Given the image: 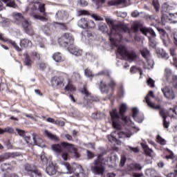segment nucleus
Wrapping results in <instances>:
<instances>
[{
	"label": "nucleus",
	"mask_w": 177,
	"mask_h": 177,
	"mask_svg": "<svg viewBox=\"0 0 177 177\" xmlns=\"http://www.w3.org/2000/svg\"><path fill=\"white\" fill-rule=\"evenodd\" d=\"M105 20L111 28V32L109 33V36L111 44L113 45V46H118L117 42H120V40H118V39H116V40L114 39L113 37V34H116L118 35L120 39H121V38H122L121 33L128 32V31H129V28L127 26V25L124 24H116L115 22H114V21L111 18H106Z\"/></svg>",
	"instance_id": "nucleus-1"
},
{
	"label": "nucleus",
	"mask_w": 177,
	"mask_h": 177,
	"mask_svg": "<svg viewBox=\"0 0 177 177\" xmlns=\"http://www.w3.org/2000/svg\"><path fill=\"white\" fill-rule=\"evenodd\" d=\"M109 162V157H104L103 155H99L97 158L94 160L93 166L91 167V171L94 175L104 176L106 172V165Z\"/></svg>",
	"instance_id": "nucleus-2"
},
{
	"label": "nucleus",
	"mask_w": 177,
	"mask_h": 177,
	"mask_svg": "<svg viewBox=\"0 0 177 177\" xmlns=\"http://www.w3.org/2000/svg\"><path fill=\"white\" fill-rule=\"evenodd\" d=\"M62 174H75L73 177H86V175L83 172L84 169L82 166L80 165H73L71 166L68 162H62Z\"/></svg>",
	"instance_id": "nucleus-3"
},
{
	"label": "nucleus",
	"mask_w": 177,
	"mask_h": 177,
	"mask_svg": "<svg viewBox=\"0 0 177 177\" xmlns=\"http://www.w3.org/2000/svg\"><path fill=\"white\" fill-rule=\"evenodd\" d=\"M81 93L84 95L82 102L84 107H92V102H99V98L92 95L86 86H84L81 91Z\"/></svg>",
	"instance_id": "nucleus-4"
},
{
	"label": "nucleus",
	"mask_w": 177,
	"mask_h": 177,
	"mask_svg": "<svg viewBox=\"0 0 177 177\" xmlns=\"http://www.w3.org/2000/svg\"><path fill=\"white\" fill-rule=\"evenodd\" d=\"M132 136V132L129 131H113L111 135L108 136V139L109 142H120L118 140L119 139H125V138H131Z\"/></svg>",
	"instance_id": "nucleus-5"
},
{
	"label": "nucleus",
	"mask_w": 177,
	"mask_h": 177,
	"mask_svg": "<svg viewBox=\"0 0 177 177\" xmlns=\"http://www.w3.org/2000/svg\"><path fill=\"white\" fill-rule=\"evenodd\" d=\"M131 30L133 31V32H138V31L140 30V31L146 36H147L149 34L153 37L157 36L156 32H154L153 29L142 26V24L140 22H134L131 26Z\"/></svg>",
	"instance_id": "nucleus-6"
},
{
	"label": "nucleus",
	"mask_w": 177,
	"mask_h": 177,
	"mask_svg": "<svg viewBox=\"0 0 177 177\" xmlns=\"http://www.w3.org/2000/svg\"><path fill=\"white\" fill-rule=\"evenodd\" d=\"M118 53H119L120 56H126L129 62H136V59H138L136 53L134 50H127L125 46L120 45L118 46Z\"/></svg>",
	"instance_id": "nucleus-7"
},
{
	"label": "nucleus",
	"mask_w": 177,
	"mask_h": 177,
	"mask_svg": "<svg viewBox=\"0 0 177 177\" xmlns=\"http://www.w3.org/2000/svg\"><path fill=\"white\" fill-rule=\"evenodd\" d=\"M100 91L102 93H109V92L110 91V88H109V86H110L111 89H112V91L114 90V88H115V82L114 81V80H113L112 78L109 79V82L107 85V82H106V80H102L100 82Z\"/></svg>",
	"instance_id": "nucleus-8"
},
{
	"label": "nucleus",
	"mask_w": 177,
	"mask_h": 177,
	"mask_svg": "<svg viewBox=\"0 0 177 177\" xmlns=\"http://www.w3.org/2000/svg\"><path fill=\"white\" fill-rule=\"evenodd\" d=\"M24 169L26 174L30 177H43L41 171L37 169V166L34 164L26 163L24 165Z\"/></svg>",
	"instance_id": "nucleus-9"
},
{
	"label": "nucleus",
	"mask_w": 177,
	"mask_h": 177,
	"mask_svg": "<svg viewBox=\"0 0 177 177\" xmlns=\"http://www.w3.org/2000/svg\"><path fill=\"white\" fill-rule=\"evenodd\" d=\"M58 42L61 46L67 48L74 44V37L68 33H65L58 39Z\"/></svg>",
	"instance_id": "nucleus-10"
},
{
	"label": "nucleus",
	"mask_w": 177,
	"mask_h": 177,
	"mask_svg": "<svg viewBox=\"0 0 177 177\" xmlns=\"http://www.w3.org/2000/svg\"><path fill=\"white\" fill-rule=\"evenodd\" d=\"M32 140H31V138L30 136H26L25 138V140L26 143L29 145H34L35 146H39V147H44V140L41 138H37L35 136V133L32 134Z\"/></svg>",
	"instance_id": "nucleus-11"
},
{
	"label": "nucleus",
	"mask_w": 177,
	"mask_h": 177,
	"mask_svg": "<svg viewBox=\"0 0 177 177\" xmlns=\"http://www.w3.org/2000/svg\"><path fill=\"white\" fill-rule=\"evenodd\" d=\"M61 146L63 149H66L69 153H72L75 158H80V153L77 151V148L75 147L74 145L69 144L66 142H61Z\"/></svg>",
	"instance_id": "nucleus-12"
},
{
	"label": "nucleus",
	"mask_w": 177,
	"mask_h": 177,
	"mask_svg": "<svg viewBox=\"0 0 177 177\" xmlns=\"http://www.w3.org/2000/svg\"><path fill=\"white\" fill-rule=\"evenodd\" d=\"M110 115L111 117L113 128L115 129H118V130L121 129V124H120V123H118V122H117L120 120V115H118V111H117V109H113V112L110 113Z\"/></svg>",
	"instance_id": "nucleus-13"
},
{
	"label": "nucleus",
	"mask_w": 177,
	"mask_h": 177,
	"mask_svg": "<svg viewBox=\"0 0 177 177\" xmlns=\"http://www.w3.org/2000/svg\"><path fill=\"white\" fill-rule=\"evenodd\" d=\"M20 26L23 27L26 34L28 35H34V29H32V26H31V21H28V19L25 18Z\"/></svg>",
	"instance_id": "nucleus-14"
},
{
	"label": "nucleus",
	"mask_w": 177,
	"mask_h": 177,
	"mask_svg": "<svg viewBox=\"0 0 177 177\" xmlns=\"http://www.w3.org/2000/svg\"><path fill=\"white\" fill-rule=\"evenodd\" d=\"M149 96H151V97H154V93L150 91L147 94V95L145 97V102L147 106L151 109H153L154 110H159V109H161V106L160 105L156 106V104L150 100Z\"/></svg>",
	"instance_id": "nucleus-15"
},
{
	"label": "nucleus",
	"mask_w": 177,
	"mask_h": 177,
	"mask_svg": "<svg viewBox=\"0 0 177 177\" xmlns=\"http://www.w3.org/2000/svg\"><path fill=\"white\" fill-rule=\"evenodd\" d=\"M51 86L53 88H57V89H62V88L64 87V83L63 82V80H62L60 78L57 77H54L51 81Z\"/></svg>",
	"instance_id": "nucleus-16"
},
{
	"label": "nucleus",
	"mask_w": 177,
	"mask_h": 177,
	"mask_svg": "<svg viewBox=\"0 0 177 177\" xmlns=\"http://www.w3.org/2000/svg\"><path fill=\"white\" fill-rule=\"evenodd\" d=\"M12 17L14 23H15V24H17V26H20L24 20L26 19L24 18V17H23V14L20 12H13Z\"/></svg>",
	"instance_id": "nucleus-17"
},
{
	"label": "nucleus",
	"mask_w": 177,
	"mask_h": 177,
	"mask_svg": "<svg viewBox=\"0 0 177 177\" xmlns=\"http://www.w3.org/2000/svg\"><path fill=\"white\" fill-rule=\"evenodd\" d=\"M68 50L72 55H75V56H81L82 55V50L78 48L74 44L68 47Z\"/></svg>",
	"instance_id": "nucleus-18"
},
{
	"label": "nucleus",
	"mask_w": 177,
	"mask_h": 177,
	"mask_svg": "<svg viewBox=\"0 0 177 177\" xmlns=\"http://www.w3.org/2000/svg\"><path fill=\"white\" fill-rule=\"evenodd\" d=\"M68 17V13L65 10H59L55 14V19L58 21H62V20H67Z\"/></svg>",
	"instance_id": "nucleus-19"
},
{
	"label": "nucleus",
	"mask_w": 177,
	"mask_h": 177,
	"mask_svg": "<svg viewBox=\"0 0 177 177\" xmlns=\"http://www.w3.org/2000/svg\"><path fill=\"white\" fill-rule=\"evenodd\" d=\"M133 118L135 120V121H137V122H143V120L145 119L143 114L140 115V118H139V109L137 108H133Z\"/></svg>",
	"instance_id": "nucleus-20"
},
{
	"label": "nucleus",
	"mask_w": 177,
	"mask_h": 177,
	"mask_svg": "<svg viewBox=\"0 0 177 177\" xmlns=\"http://www.w3.org/2000/svg\"><path fill=\"white\" fill-rule=\"evenodd\" d=\"M125 111H127V104H122L120 108V114L122 115V120L125 122V124H128L129 122V118L127 116H124L125 114Z\"/></svg>",
	"instance_id": "nucleus-21"
},
{
	"label": "nucleus",
	"mask_w": 177,
	"mask_h": 177,
	"mask_svg": "<svg viewBox=\"0 0 177 177\" xmlns=\"http://www.w3.org/2000/svg\"><path fill=\"white\" fill-rule=\"evenodd\" d=\"M129 0H113L108 2V5L109 6H125V5L128 3Z\"/></svg>",
	"instance_id": "nucleus-22"
},
{
	"label": "nucleus",
	"mask_w": 177,
	"mask_h": 177,
	"mask_svg": "<svg viewBox=\"0 0 177 177\" xmlns=\"http://www.w3.org/2000/svg\"><path fill=\"white\" fill-rule=\"evenodd\" d=\"M160 110V115L163 118V127L164 128H169V122L167 121V113H165V109H159Z\"/></svg>",
	"instance_id": "nucleus-23"
},
{
	"label": "nucleus",
	"mask_w": 177,
	"mask_h": 177,
	"mask_svg": "<svg viewBox=\"0 0 177 177\" xmlns=\"http://www.w3.org/2000/svg\"><path fill=\"white\" fill-rule=\"evenodd\" d=\"M162 92L164 93L165 97L167 99H175V93L171 91L168 87L162 89Z\"/></svg>",
	"instance_id": "nucleus-24"
},
{
	"label": "nucleus",
	"mask_w": 177,
	"mask_h": 177,
	"mask_svg": "<svg viewBox=\"0 0 177 177\" xmlns=\"http://www.w3.org/2000/svg\"><path fill=\"white\" fill-rule=\"evenodd\" d=\"M21 156L19 152H8L3 156V160H9V158H16V157H19Z\"/></svg>",
	"instance_id": "nucleus-25"
},
{
	"label": "nucleus",
	"mask_w": 177,
	"mask_h": 177,
	"mask_svg": "<svg viewBox=\"0 0 177 177\" xmlns=\"http://www.w3.org/2000/svg\"><path fill=\"white\" fill-rule=\"evenodd\" d=\"M165 75L167 81L171 80V77H172L173 82H175L177 80V76H174L172 74V71L168 68L165 70Z\"/></svg>",
	"instance_id": "nucleus-26"
},
{
	"label": "nucleus",
	"mask_w": 177,
	"mask_h": 177,
	"mask_svg": "<svg viewBox=\"0 0 177 177\" xmlns=\"http://www.w3.org/2000/svg\"><path fill=\"white\" fill-rule=\"evenodd\" d=\"M171 56H173V60L171 61V64L177 67V58H176V50L175 48H170Z\"/></svg>",
	"instance_id": "nucleus-27"
},
{
	"label": "nucleus",
	"mask_w": 177,
	"mask_h": 177,
	"mask_svg": "<svg viewBox=\"0 0 177 177\" xmlns=\"http://www.w3.org/2000/svg\"><path fill=\"white\" fill-rule=\"evenodd\" d=\"M46 172L48 175L56 174V167L53 165V163L50 164L46 169Z\"/></svg>",
	"instance_id": "nucleus-28"
},
{
	"label": "nucleus",
	"mask_w": 177,
	"mask_h": 177,
	"mask_svg": "<svg viewBox=\"0 0 177 177\" xmlns=\"http://www.w3.org/2000/svg\"><path fill=\"white\" fill-rule=\"evenodd\" d=\"M142 147L147 156H149V157H153L154 151H153L151 149L149 148V147L145 144H142Z\"/></svg>",
	"instance_id": "nucleus-29"
},
{
	"label": "nucleus",
	"mask_w": 177,
	"mask_h": 177,
	"mask_svg": "<svg viewBox=\"0 0 177 177\" xmlns=\"http://www.w3.org/2000/svg\"><path fill=\"white\" fill-rule=\"evenodd\" d=\"M53 59L56 63H62V62H64V57L62 56L60 53H55L53 56Z\"/></svg>",
	"instance_id": "nucleus-30"
},
{
	"label": "nucleus",
	"mask_w": 177,
	"mask_h": 177,
	"mask_svg": "<svg viewBox=\"0 0 177 177\" xmlns=\"http://www.w3.org/2000/svg\"><path fill=\"white\" fill-rule=\"evenodd\" d=\"M2 167L4 169H13V168L17 167V164L16 163V161H12L10 163L3 164Z\"/></svg>",
	"instance_id": "nucleus-31"
},
{
	"label": "nucleus",
	"mask_w": 177,
	"mask_h": 177,
	"mask_svg": "<svg viewBox=\"0 0 177 177\" xmlns=\"http://www.w3.org/2000/svg\"><path fill=\"white\" fill-rule=\"evenodd\" d=\"M44 135L48 138V139H50V140H55V142H59V138L56 136V135L52 134L49 131L45 130L44 131Z\"/></svg>",
	"instance_id": "nucleus-32"
},
{
	"label": "nucleus",
	"mask_w": 177,
	"mask_h": 177,
	"mask_svg": "<svg viewBox=\"0 0 177 177\" xmlns=\"http://www.w3.org/2000/svg\"><path fill=\"white\" fill-rule=\"evenodd\" d=\"M24 57L25 66H27L28 67H31V66L32 65V61L31 60L30 55L27 53H25L24 54Z\"/></svg>",
	"instance_id": "nucleus-33"
},
{
	"label": "nucleus",
	"mask_w": 177,
	"mask_h": 177,
	"mask_svg": "<svg viewBox=\"0 0 177 177\" xmlns=\"http://www.w3.org/2000/svg\"><path fill=\"white\" fill-rule=\"evenodd\" d=\"M20 44L21 46H23L24 48H28V46L31 48V46H32V42L28 39H21Z\"/></svg>",
	"instance_id": "nucleus-34"
},
{
	"label": "nucleus",
	"mask_w": 177,
	"mask_h": 177,
	"mask_svg": "<svg viewBox=\"0 0 177 177\" xmlns=\"http://www.w3.org/2000/svg\"><path fill=\"white\" fill-rule=\"evenodd\" d=\"M145 175L150 177H159L157 176V171L154 169H147Z\"/></svg>",
	"instance_id": "nucleus-35"
},
{
	"label": "nucleus",
	"mask_w": 177,
	"mask_h": 177,
	"mask_svg": "<svg viewBox=\"0 0 177 177\" xmlns=\"http://www.w3.org/2000/svg\"><path fill=\"white\" fill-rule=\"evenodd\" d=\"M3 2L6 3V6L8 8H13L14 9L17 8V4H16L15 0H3Z\"/></svg>",
	"instance_id": "nucleus-36"
},
{
	"label": "nucleus",
	"mask_w": 177,
	"mask_h": 177,
	"mask_svg": "<svg viewBox=\"0 0 177 177\" xmlns=\"http://www.w3.org/2000/svg\"><path fill=\"white\" fill-rule=\"evenodd\" d=\"M130 168L133 169V171H142L143 166L140 163L133 162L130 165Z\"/></svg>",
	"instance_id": "nucleus-37"
},
{
	"label": "nucleus",
	"mask_w": 177,
	"mask_h": 177,
	"mask_svg": "<svg viewBox=\"0 0 177 177\" xmlns=\"http://www.w3.org/2000/svg\"><path fill=\"white\" fill-rule=\"evenodd\" d=\"M77 25L80 28H88V21L85 18H82L78 21Z\"/></svg>",
	"instance_id": "nucleus-38"
},
{
	"label": "nucleus",
	"mask_w": 177,
	"mask_h": 177,
	"mask_svg": "<svg viewBox=\"0 0 177 177\" xmlns=\"http://www.w3.org/2000/svg\"><path fill=\"white\" fill-rule=\"evenodd\" d=\"M30 16L35 19L36 20H41V21H48V19L44 16H41L37 14H31Z\"/></svg>",
	"instance_id": "nucleus-39"
},
{
	"label": "nucleus",
	"mask_w": 177,
	"mask_h": 177,
	"mask_svg": "<svg viewBox=\"0 0 177 177\" xmlns=\"http://www.w3.org/2000/svg\"><path fill=\"white\" fill-rule=\"evenodd\" d=\"M140 53L145 59L150 57V52L148 51L147 48H142V50H140Z\"/></svg>",
	"instance_id": "nucleus-40"
},
{
	"label": "nucleus",
	"mask_w": 177,
	"mask_h": 177,
	"mask_svg": "<svg viewBox=\"0 0 177 177\" xmlns=\"http://www.w3.org/2000/svg\"><path fill=\"white\" fill-rule=\"evenodd\" d=\"M51 147L55 153H62V145L59 144L53 145Z\"/></svg>",
	"instance_id": "nucleus-41"
},
{
	"label": "nucleus",
	"mask_w": 177,
	"mask_h": 177,
	"mask_svg": "<svg viewBox=\"0 0 177 177\" xmlns=\"http://www.w3.org/2000/svg\"><path fill=\"white\" fill-rule=\"evenodd\" d=\"M126 150L130 153H139L140 151L139 147H132L131 146H126Z\"/></svg>",
	"instance_id": "nucleus-42"
},
{
	"label": "nucleus",
	"mask_w": 177,
	"mask_h": 177,
	"mask_svg": "<svg viewBox=\"0 0 177 177\" xmlns=\"http://www.w3.org/2000/svg\"><path fill=\"white\" fill-rule=\"evenodd\" d=\"M40 160L43 165H46L48 164V158H46L44 152L41 153L40 155Z\"/></svg>",
	"instance_id": "nucleus-43"
},
{
	"label": "nucleus",
	"mask_w": 177,
	"mask_h": 177,
	"mask_svg": "<svg viewBox=\"0 0 177 177\" xmlns=\"http://www.w3.org/2000/svg\"><path fill=\"white\" fill-rule=\"evenodd\" d=\"M9 44H10L17 52H21V48L17 46V43L12 39L8 40Z\"/></svg>",
	"instance_id": "nucleus-44"
},
{
	"label": "nucleus",
	"mask_w": 177,
	"mask_h": 177,
	"mask_svg": "<svg viewBox=\"0 0 177 177\" xmlns=\"http://www.w3.org/2000/svg\"><path fill=\"white\" fill-rule=\"evenodd\" d=\"M43 31L46 35H50L52 30H50V26L46 25L43 26Z\"/></svg>",
	"instance_id": "nucleus-45"
},
{
	"label": "nucleus",
	"mask_w": 177,
	"mask_h": 177,
	"mask_svg": "<svg viewBox=\"0 0 177 177\" xmlns=\"http://www.w3.org/2000/svg\"><path fill=\"white\" fill-rule=\"evenodd\" d=\"M65 91L73 92L75 91V87L71 84V82H68V84L64 88Z\"/></svg>",
	"instance_id": "nucleus-46"
},
{
	"label": "nucleus",
	"mask_w": 177,
	"mask_h": 177,
	"mask_svg": "<svg viewBox=\"0 0 177 177\" xmlns=\"http://www.w3.org/2000/svg\"><path fill=\"white\" fill-rule=\"evenodd\" d=\"M31 56L35 62H39V59H41V55H39V53L36 51L32 52Z\"/></svg>",
	"instance_id": "nucleus-47"
},
{
	"label": "nucleus",
	"mask_w": 177,
	"mask_h": 177,
	"mask_svg": "<svg viewBox=\"0 0 177 177\" xmlns=\"http://www.w3.org/2000/svg\"><path fill=\"white\" fill-rule=\"evenodd\" d=\"M80 78H81V75H80V73L77 72L73 73L71 76L72 81H75V82L80 81Z\"/></svg>",
	"instance_id": "nucleus-48"
},
{
	"label": "nucleus",
	"mask_w": 177,
	"mask_h": 177,
	"mask_svg": "<svg viewBox=\"0 0 177 177\" xmlns=\"http://www.w3.org/2000/svg\"><path fill=\"white\" fill-rule=\"evenodd\" d=\"M145 60H147V64L148 66V68H153L154 67V61L150 58H147Z\"/></svg>",
	"instance_id": "nucleus-49"
},
{
	"label": "nucleus",
	"mask_w": 177,
	"mask_h": 177,
	"mask_svg": "<svg viewBox=\"0 0 177 177\" xmlns=\"http://www.w3.org/2000/svg\"><path fill=\"white\" fill-rule=\"evenodd\" d=\"M99 31H102V32H106L107 31V25L106 24L101 23L98 26Z\"/></svg>",
	"instance_id": "nucleus-50"
},
{
	"label": "nucleus",
	"mask_w": 177,
	"mask_h": 177,
	"mask_svg": "<svg viewBox=\"0 0 177 177\" xmlns=\"http://www.w3.org/2000/svg\"><path fill=\"white\" fill-rule=\"evenodd\" d=\"M158 53H159L160 56L165 60H167V59L169 57V55H168V54L165 53L163 49L159 50Z\"/></svg>",
	"instance_id": "nucleus-51"
},
{
	"label": "nucleus",
	"mask_w": 177,
	"mask_h": 177,
	"mask_svg": "<svg viewBox=\"0 0 177 177\" xmlns=\"http://www.w3.org/2000/svg\"><path fill=\"white\" fill-rule=\"evenodd\" d=\"M16 131H17L18 135H19V136H22V138H24V139H25V140H26V136H29L27 135L26 131H24V130H21L20 129H16Z\"/></svg>",
	"instance_id": "nucleus-52"
},
{
	"label": "nucleus",
	"mask_w": 177,
	"mask_h": 177,
	"mask_svg": "<svg viewBox=\"0 0 177 177\" xmlns=\"http://www.w3.org/2000/svg\"><path fill=\"white\" fill-rule=\"evenodd\" d=\"M158 32H160L161 37L162 38H167L168 37V35L167 34V32H165V30L161 28H157Z\"/></svg>",
	"instance_id": "nucleus-53"
},
{
	"label": "nucleus",
	"mask_w": 177,
	"mask_h": 177,
	"mask_svg": "<svg viewBox=\"0 0 177 177\" xmlns=\"http://www.w3.org/2000/svg\"><path fill=\"white\" fill-rule=\"evenodd\" d=\"M86 59L89 62H93L95 60V55H93V53H86Z\"/></svg>",
	"instance_id": "nucleus-54"
},
{
	"label": "nucleus",
	"mask_w": 177,
	"mask_h": 177,
	"mask_svg": "<svg viewBox=\"0 0 177 177\" xmlns=\"http://www.w3.org/2000/svg\"><path fill=\"white\" fill-rule=\"evenodd\" d=\"M158 143H160V145H162V146L167 145V141L165 139L161 138L160 136H158L156 138Z\"/></svg>",
	"instance_id": "nucleus-55"
},
{
	"label": "nucleus",
	"mask_w": 177,
	"mask_h": 177,
	"mask_svg": "<svg viewBox=\"0 0 177 177\" xmlns=\"http://www.w3.org/2000/svg\"><path fill=\"white\" fill-rule=\"evenodd\" d=\"M84 74H85L86 77H88V78H92L95 75L92 73V71H91V69H89V68H86L84 71Z\"/></svg>",
	"instance_id": "nucleus-56"
},
{
	"label": "nucleus",
	"mask_w": 177,
	"mask_h": 177,
	"mask_svg": "<svg viewBox=\"0 0 177 177\" xmlns=\"http://www.w3.org/2000/svg\"><path fill=\"white\" fill-rule=\"evenodd\" d=\"M167 114L169 115V117H174V115L175 114V115H176V110L174 108H170L169 109V111H167Z\"/></svg>",
	"instance_id": "nucleus-57"
},
{
	"label": "nucleus",
	"mask_w": 177,
	"mask_h": 177,
	"mask_svg": "<svg viewBox=\"0 0 177 177\" xmlns=\"http://www.w3.org/2000/svg\"><path fill=\"white\" fill-rule=\"evenodd\" d=\"M38 9L41 13H43V16H46V12H45V4H39Z\"/></svg>",
	"instance_id": "nucleus-58"
},
{
	"label": "nucleus",
	"mask_w": 177,
	"mask_h": 177,
	"mask_svg": "<svg viewBox=\"0 0 177 177\" xmlns=\"http://www.w3.org/2000/svg\"><path fill=\"white\" fill-rule=\"evenodd\" d=\"M140 69V68L136 66H133L130 68V73L131 74H136V73H138Z\"/></svg>",
	"instance_id": "nucleus-59"
},
{
	"label": "nucleus",
	"mask_w": 177,
	"mask_h": 177,
	"mask_svg": "<svg viewBox=\"0 0 177 177\" xmlns=\"http://www.w3.org/2000/svg\"><path fill=\"white\" fill-rule=\"evenodd\" d=\"M170 7L168 5V3H165L163 5H162V12H169Z\"/></svg>",
	"instance_id": "nucleus-60"
},
{
	"label": "nucleus",
	"mask_w": 177,
	"mask_h": 177,
	"mask_svg": "<svg viewBox=\"0 0 177 177\" xmlns=\"http://www.w3.org/2000/svg\"><path fill=\"white\" fill-rule=\"evenodd\" d=\"M91 17H93V19L96 21H103V18L96 14L91 15Z\"/></svg>",
	"instance_id": "nucleus-61"
},
{
	"label": "nucleus",
	"mask_w": 177,
	"mask_h": 177,
	"mask_svg": "<svg viewBox=\"0 0 177 177\" xmlns=\"http://www.w3.org/2000/svg\"><path fill=\"white\" fill-rule=\"evenodd\" d=\"M153 5L156 12H159L160 3H158V0H153Z\"/></svg>",
	"instance_id": "nucleus-62"
},
{
	"label": "nucleus",
	"mask_w": 177,
	"mask_h": 177,
	"mask_svg": "<svg viewBox=\"0 0 177 177\" xmlns=\"http://www.w3.org/2000/svg\"><path fill=\"white\" fill-rule=\"evenodd\" d=\"M4 133H15V129L10 127L4 129Z\"/></svg>",
	"instance_id": "nucleus-63"
},
{
	"label": "nucleus",
	"mask_w": 177,
	"mask_h": 177,
	"mask_svg": "<svg viewBox=\"0 0 177 177\" xmlns=\"http://www.w3.org/2000/svg\"><path fill=\"white\" fill-rule=\"evenodd\" d=\"M149 86H151V88H154V80L151 78H149L147 81Z\"/></svg>",
	"instance_id": "nucleus-64"
}]
</instances>
